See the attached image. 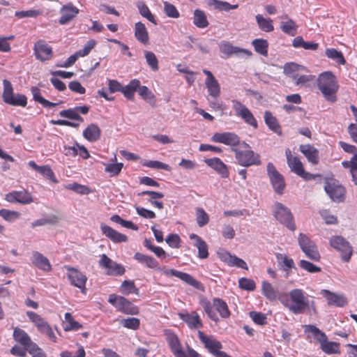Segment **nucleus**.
<instances>
[{
    "instance_id": "nucleus-1",
    "label": "nucleus",
    "mask_w": 357,
    "mask_h": 357,
    "mask_svg": "<svg viewBox=\"0 0 357 357\" xmlns=\"http://www.w3.org/2000/svg\"><path fill=\"white\" fill-rule=\"evenodd\" d=\"M281 303L294 314H303L309 307L307 294L301 289H294L280 298Z\"/></svg>"
},
{
    "instance_id": "nucleus-2",
    "label": "nucleus",
    "mask_w": 357,
    "mask_h": 357,
    "mask_svg": "<svg viewBox=\"0 0 357 357\" xmlns=\"http://www.w3.org/2000/svg\"><path fill=\"white\" fill-rule=\"evenodd\" d=\"M317 87L324 98L331 102L337 100L339 84L336 76L331 71H325L319 74L317 78Z\"/></svg>"
},
{
    "instance_id": "nucleus-3",
    "label": "nucleus",
    "mask_w": 357,
    "mask_h": 357,
    "mask_svg": "<svg viewBox=\"0 0 357 357\" xmlns=\"http://www.w3.org/2000/svg\"><path fill=\"white\" fill-rule=\"evenodd\" d=\"M305 333H310L320 344L321 349L327 354H340V343L328 340L326 335L314 325L304 326Z\"/></svg>"
},
{
    "instance_id": "nucleus-4",
    "label": "nucleus",
    "mask_w": 357,
    "mask_h": 357,
    "mask_svg": "<svg viewBox=\"0 0 357 357\" xmlns=\"http://www.w3.org/2000/svg\"><path fill=\"white\" fill-rule=\"evenodd\" d=\"M203 307L208 317L215 322L219 321L215 311L219 313L220 317L222 319H227L231 315L227 303L220 298H214L212 303L210 301L205 302L203 305Z\"/></svg>"
},
{
    "instance_id": "nucleus-5",
    "label": "nucleus",
    "mask_w": 357,
    "mask_h": 357,
    "mask_svg": "<svg viewBox=\"0 0 357 357\" xmlns=\"http://www.w3.org/2000/svg\"><path fill=\"white\" fill-rule=\"evenodd\" d=\"M242 144L247 148H250V146L244 142ZM232 151L235 153V158L241 166L250 167L261 164L259 155L250 149L240 150L238 148H232Z\"/></svg>"
},
{
    "instance_id": "nucleus-6",
    "label": "nucleus",
    "mask_w": 357,
    "mask_h": 357,
    "mask_svg": "<svg viewBox=\"0 0 357 357\" xmlns=\"http://www.w3.org/2000/svg\"><path fill=\"white\" fill-rule=\"evenodd\" d=\"M197 335L204 348L215 357H231L226 352L220 351L222 344L213 335H207L200 330L197 331Z\"/></svg>"
},
{
    "instance_id": "nucleus-7",
    "label": "nucleus",
    "mask_w": 357,
    "mask_h": 357,
    "mask_svg": "<svg viewBox=\"0 0 357 357\" xmlns=\"http://www.w3.org/2000/svg\"><path fill=\"white\" fill-rule=\"evenodd\" d=\"M108 302L113 305L117 311L123 314L135 315L139 314V308L131 301L123 296L116 294L109 296Z\"/></svg>"
},
{
    "instance_id": "nucleus-8",
    "label": "nucleus",
    "mask_w": 357,
    "mask_h": 357,
    "mask_svg": "<svg viewBox=\"0 0 357 357\" xmlns=\"http://www.w3.org/2000/svg\"><path fill=\"white\" fill-rule=\"evenodd\" d=\"M298 243L305 256L314 261H319L321 255L315 243L308 236L300 233L298 237Z\"/></svg>"
},
{
    "instance_id": "nucleus-9",
    "label": "nucleus",
    "mask_w": 357,
    "mask_h": 357,
    "mask_svg": "<svg viewBox=\"0 0 357 357\" xmlns=\"http://www.w3.org/2000/svg\"><path fill=\"white\" fill-rule=\"evenodd\" d=\"M330 245L340 252L341 259L344 262H349L353 255V248L348 241L341 236H334L330 238Z\"/></svg>"
},
{
    "instance_id": "nucleus-10",
    "label": "nucleus",
    "mask_w": 357,
    "mask_h": 357,
    "mask_svg": "<svg viewBox=\"0 0 357 357\" xmlns=\"http://www.w3.org/2000/svg\"><path fill=\"white\" fill-rule=\"evenodd\" d=\"M285 154L287 165L292 172L301 177L305 181H310L315 178L314 174L305 172L301 160L296 156H293L289 149H286Z\"/></svg>"
},
{
    "instance_id": "nucleus-11",
    "label": "nucleus",
    "mask_w": 357,
    "mask_h": 357,
    "mask_svg": "<svg viewBox=\"0 0 357 357\" xmlns=\"http://www.w3.org/2000/svg\"><path fill=\"white\" fill-rule=\"evenodd\" d=\"M3 101L10 105L25 107L27 104V98L25 95L13 93V89L11 83L3 80V91L2 95Z\"/></svg>"
},
{
    "instance_id": "nucleus-12",
    "label": "nucleus",
    "mask_w": 357,
    "mask_h": 357,
    "mask_svg": "<svg viewBox=\"0 0 357 357\" xmlns=\"http://www.w3.org/2000/svg\"><path fill=\"white\" fill-rule=\"evenodd\" d=\"M275 218L282 225L287 227L291 231L296 230V225L294 220V216L289 208L280 202L275 204V211L273 213Z\"/></svg>"
},
{
    "instance_id": "nucleus-13",
    "label": "nucleus",
    "mask_w": 357,
    "mask_h": 357,
    "mask_svg": "<svg viewBox=\"0 0 357 357\" xmlns=\"http://www.w3.org/2000/svg\"><path fill=\"white\" fill-rule=\"evenodd\" d=\"M267 174L275 193L279 195H283L286 188L284 178L271 162L267 165Z\"/></svg>"
},
{
    "instance_id": "nucleus-14",
    "label": "nucleus",
    "mask_w": 357,
    "mask_h": 357,
    "mask_svg": "<svg viewBox=\"0 0 357 357\" xmlns=\"http://www.w3.org/2000/svg\"><path fill=\"white\" fill-rule=\"evenodd\" d=\"M231 102L235 114L242 119L245 123L257 129L258 128L257 121L250 110L238 100H232Z\"/></svg>"
},
{
    "instance_id": "nucleus-15",
    "label": "nucleus",
    "mask_w": 357,
    "mask_h": 357,
    "mask_svg": "<svg viewBox=\"0 0 357 357\" xmlns=\"http://www.w3.org/2000/svg\"><path fill=\"white\" fill-rule=\"evenodd\" d=\"M64 268L68 272V278L74 287H77L83 294H86V283L87 277L79 269L69 265H65Z\"/></svg>"
},
{
    "instance_id": "nucleus-16",
    "label": "nucleus",
    "mask_w": 357,
    "mask_h": 357,
    "mask_svg": "<svg viewBox=\"0 0 357 357\" xmlns=\"http://www.w3.org/2000/svg\"><path fill=\"white\" fill-rule=\"evenodd\" d=\"M215 143H220L232 148H236L241 144L240 137L233 132H215L211 137Z\"/></svg>"
},
{
    "instance_id": "nucleus-17",
    "label": "nucleus",
    "mask_w": 357,
    "mask_h": 357,
    "mask_svg": "<svg viewBox=\"0 0 357 357\" xmlns=\"http://www.w3.org/2000/svg\"><path fill=\"white\" fill-rule=\"evenodd\" d=\"M33 52L36 59L43 62L53 57L52 47L44 40H38L34 44Z\"/></svg>"
},
{
    "instance_id": "nucleus-18",
    "label": "nucleus",
    "mask_w": 357,
    "mask_h": 357,
    "mask_svg": "<svg viewBox=\"0 0 357 357\" xmlns=\"http://www.w3.org/2000/svg\"><path fill=\"white\" fill-rule=\"evenodd\" d=\"M99 265L107 269V274L109 275H122L126 272V269L122 265L112 261L105 254L101 255Z\"/></svg>"
},
{
    "instance_id": "nucleus-19",
    "label": "nucleus",
    "mask_w": 357,
    "mask_h": 357,
    "mask_svg": "<svg viewBox=\"0 0 357 357\" xmlns=\"http://www.w3.org/2000/svg\"><path fill=\"white\" fill-rule=\"evenodd\" d=\"M178 316L190 330L199 331L204 326L203 321L196 311H192L191 312H181L178 313Z\"/></svg>"
},
{
    "instance_id": "nucleus-20",
    "label": "nucleus",
    "mask_w": 357,
    "mask_h": 357,
    "mask_svg": "<svg viewBox=\"0 0 357 357\" xmlns=\"http://www.w3.org/2000/svg\"><path fill=\"white\" fill-rule=\"evenodd\" d=\"M324 189L331 199L336 202H344L345 198V188L335 181H328Z\"/></svg>"
},
{
    "instance_id": "nucleus-21",
    "label": "nucleus",
    "mask_w": 357,
    "mask_h": 357,
    "mask_svg": "<svg viewBox=\"0 0 357 357\" xmlns=\"http://www.w3.org/2000/svg\"><path fill=\"white\" fill-rule=\"evenodd\" d=\"M202 71L206 75L205 85L208 91V96L216 100L220 97L221 93L220 85L210 70L204 69Z\"/></svg>"
},
{
    "instance_id": "nucleus-22",
    "label": "nucleus",
    "mask_w": 357,
    "mask_h": 357,
    "mask_svg": "<svg viewBox=\"0 0 357 357\" xmlns=\"http://www.w3.org/2000/svg\"><path fill=\"white\" fill-rule=\"evenodd\" d=\"M218 47L220 52L227 57H230L232 55H239L240 54H245L248 56H250L252 54L250 50L234 46L231 43L227 40L220 41Z\"/></svg>"
},
{
    "instance_id": "nucleus-23",
    "label": "nucleus",
    "mask_w": 357,
    "mask_h": 357,
    "mask_svg": "<svg viewBox=\"0 0 357 357\" xmlns=\"http://www.w3.org/2000/svg\"><path fill=\"white\" fill-rule=\"evenodd\" d=\"M5 199L10 203H20L22 204H29L33 202L31 193L25 190H13L7 193Z\"/></svg>"
},
{
    "instance_id": "nucleus-24",
    "label": "nucleus",
    "mask_w": 357,
    "mask_h": 357,
    "mask_svg": "<svg viewBox=\"0 0 357 357\" xmlns=\"http://www.w3.org/2000/svg\"><path fill=\"white\" fill-rule=\"evenodd\" d=\"M79 10L72 3L63 5L60 9L61 17L59 20L60 24H66L73 20L78 14Z\"/></svg>"
},
{
    "instance_id": "nucleus-25",
    "label": "nucleus",
    "mask_w": 357,
    "mask_h": 357,
    "mask_svg": "<svg viewBox=\"0 0 357 357\" xmlns=\"http://www.w3.org/2000/svg\"><path fill=\"white\" fill-rule=\"evenodd\" d=\"M89 111V107L86 105L77 106L74 108L62 110L59 112V115L61 117L83 122L84 119L79 115V113L86 114Z\"/></svg>"
},
{
    "instance_id": "nucleus-26",
    "label": "nucleus",
    "mask_w": 357,
    "mask_h": 357,
    "mask_svg": "<svg viewBox=\"0 0 357 357\" xmlns=\"http://www.w3.org/2000/svg\"><path fill=\"white\" fill-rule=\"evenodd\" d=\"M321 294L326 299L329 305L342 307L347 304V299L343 294L331 292L327 289L321 290Z\"/></svg>"
},
{
    "instance_id": "nucleus-27",
    "label": "nucleus",
    "mask_w": 357,
    "mask_h": 357,
    "mask_svg": "<svg viewBox=\"0 0 357 357\" xmlns=\"http://www.w3.org/2000/svg\"><path fill=\"white\" fill-rule=\"evenodd\" d=\"M167 341L172 354L175 357L188 356V354H186L183 351L181 343L176 334H168L167 336Z\"/></svg>"
},
{
    "instance_id": "nucleus-28",
    "label": "nucleus",
    "mask_w": 357,
    "mask_h": 357,
    "mask_svg": "<svg viewBox=\"0 0 357 357\" xmlns=\"http://www.w3.org/2000/svg\"><path fill=\"white\" fill-rule=\"evenodd\" d=\"M204 162L216 171L222 178H227L229 172L227 166L218 158H213L204 160Z\"/></svg>"
},
{
    "instance_id": "nucleus-29",
    "label": "nucleus",
    "mask_w": 357,
    "mask_h": 357,
    "mask_svg": "<svg viewBox=\"0 0 357 357\" xmlns=\"http://www.w3.org/2000/svg\"><path fill=\"white\" fill-rule=\"evenodd\" d=\"M100 229L102 234L114 243H119L128 241V237L125 234L118 232L109 226L101 225Z\"/></svg>"
},
{
    "instance_id": "nucleus-30",
    "label": "nucleus",
    "mask_w": 357,
    "mask_h": 357,
    "mask_svg": "<svg viewBox=\"0 0 357 357\" xmlns=\"http://www.w3.org/2000/svg\"><path fill=\"white\" fill-rule=\"evenodd\" d=\"M189 238L194 241L193 245L198 250V257L202 259L208 258L209 254L206 243L196 234H190Z\"/></svg>"
},
{
    "instance_id": "nucleus-31",
    "label": "nucleus",
    "mask_w": 357,
    "mask_h": 357,
    "mask_svg": "<svg viewBox=\"0 0 357 357\" xmlns=\"http://www.w3.org/2000/svg\"><path fill=\"white\" fill-rule=\"evenodd\" d=\"M299 150L312 165L319 163V151L312 145L301 144Z\"/></svg>"
},
{
    "instance_id": "nucleus-32",
    "label": "nucleus",
    "mask_w": 357,
    "mask_h": 357,
    "mask_svg": "<svg viewBox=\"0 0 357 357\" xmlns=\"http://www.w3.org/2000/svg\"><path fill=\"white\" fill-rule=\"evenodd\" d=\"M135 37L143 45H146L149 43V32L144 24L141 22H136L135 24Z\"/></svg>"
},
{
    "instance_id": "nucleus-33",
    "label": "nucleus",
    "mask_w": 357,
    "mask_h": 357,
    "mask_svg": "<svg viewBox=\"0 0 357 357\" xmlns=\"http://www.w3.org/2000/svg\"><path fill=\"white\" fill-rule=\"evenodd\" d=\"M264 121L268 128L278 135L282 134V128L275 116L270 111L264 112Z\"/></svg>"
},
{
    "instance_id": "nucleus-34",
    "label": "nucleus",
    "mask_w": 357,
    "mask_h": 357,
    "mask_svg": "<svg viewBox=\"0 0 357 357\" xmlns=\"http://www.w3.org/2000/svg\"><path fill=\"white\" fill-rule=\"evenodd\" d=\"M100 135L101 130L98 125L95 123H91L83 131L84 137L91 142L98 141L100 137Z\"/></svg>"
},
{
    "instance_id": "nucleus-35",
    "label": "nucleus",
    "mask_w": 357,
    "mask_h": 357,
    "mask_svg": "<svg viewBox=\"0 0 357 357\" xmlns=\"http://www.w3.org/2000/svg\"><path fill=\"white\" fill-rule=\"evenodd\" d=\"M32 262L38 268L45 271H50L52 270V266L49 259L38 252L33 253Z\"/></svg>"
},
{
    "instance_id": "nucleus-36",
    "label": "nucleus",
    "mask_w": 357,
    "mask_h": 357,
    "mask_svg": "<svg viewBox=\"0 0 357 357\" xmlns=\"http://www.w3.org/2000/svg\"><path fill=\"white\" fill-rule=\"evenodd\" d=\"M14 340L26 349L33 342L28 333L20 328H15L13 331Z\"/></svg>"
},
{
    "instance_id": "nucleus-37",
    "label": "nucleus",
    "mask_w": 357,
    "mask_h": 357,
    "mask_svg": "<svg viewBox=\"0 0 357 357\" xmlns=\"http://www.w3.org/2000/svg\"><path fill=\"white\" fill-rule=\"evenodd\" d=\"M140 81L137 79H132L126 86H123L122 93L124 97L130 100H133L135 93L139 87Z\"/></svg>"
},
{
    "instance_id": "nucleus-38",
    "label": "nucleus",
    "mask_w": 357,
    "mask_h": 357,
    "mask_svg": "<svg viewBox=\"0 0 357 357\" xmlns=\"http://www.w3.org/2000/svg\"><path fill=\"white\" fill-rule=\"evenodd\" d=\"M134 259L139 263L145 265L147 268L152 269L158 268V261L151 256L140 252H136L134 255Z\"/></svg>"
},
{
    "instance_id": "nucleus-39",
    "label": "nucleus",
    "mask_w": 357,
    "mask_h": 357,
    "mask_svg": "<svg viewBox=\"0 0 357 357\" xmlns=\"http://www.w3.org/2000/svg\"><path fill=\"white\" fill-rule=\"evenodd\" d=\"M31 92L32 93L33 99L34 101L40 103L45 108H51L59 105V103L52 102L44 98L42 96L40 89L37 86H32L31 88Z\"/></svg>"
},
{
    "instance_id": "nucleus-40",
    "label": "nucleus",
    "mask_w": 357,
    "mask_h": 357,
    "mask_svg": "<svg viewBox=\"0 0 357 357\" xmlns=\"http://www.w3.org/2000/svg\"><path fill=\"white\" fill-rule=\"evenodd\" d=\"M282 18L287 19V21L284 22H282L280 24V29L281 30L291 36H294L296 34L298 26L296 25V22L289 18V16L287 15H284L282 16Z\"/></svg>"
},
{
    "instance_id": "nucleus-41",
    "label": "nucleus",
    "mask_w": 357,
    "mask_h": 357,
    "mask_svg": "<svg viewBox=\"0 0 357 357\" xmlns=\"http://www.w3.org/2000/svg\"><path fill=\"white\" fill-rule=\"evenodd\" d=\"M194 24L200 29L206 28L208 26L209 23L207 20L206 15L204 11L200 9H196L194 11L193 17Z\"/></svg>"
},
{
    "instance_id": "nucleus-42",
    "label": "nucleus",
    "mask_w": 357,
    "mask_h": 357,
    "mask_svg": "<svg viewBox=\"0 0 357 357\" xmlns=\"http://www.w3.org/2000/svg\"><path fill=\"white\" fill-rule=\"evenodd\" d=\"M26 314L29 320L35 325L39 332H40L48 324L40 314L35 312L27 311Z\"/></svg>"
},
{
    "instance_id": "nucleus-43",
    "label": "nucleus",
    "mask_w": 357,
    "mask_h": 357,
    "mask_svg": "<svg viewBox=\"0 0 357 357\" xmlns=\"http://www.w3.org/2000/svg\"><path fill=\"white\" fill-rule=\"evenodd\" d=\"M259 28L265 32H271L274 30L273 20L271 18H264L261 15L258 14L255 17Z\"/></svg>"
},
{
    "instance_id": "nucleus-44",
    "label": "nucleus",
    "mask_w": 357,
    "mask_h": 357,
    "mask_svg": "<svg viewBox=\"0 0 357 357\" xmlns=\"http://www.w3.org/2000/svg\"><path fill=\"white\" fill-rule=\"evenodd\" d=\"M252 45L256 52L264 56H268V43L266 40L256 38L252 40Z\"/></svg>"
},
{
    "instance_id": "nucleus-45",
    "label": "nucleus",
    "mask_w": 357,
    "mask_h": 357,
    "mask_svg": "<svg viewBox=\"0 0 357 357\" xmlns=\"http://www.w3.org/2000/svg\"><path fill=\"white\" fill-rule=\"evenodd\" d=\"M138 94L141 96L144 100L147 101L150 105L154 106L156 102V98L154 94L151 92V91L146 86H141L139 84V87L137 89Z\"/></svg>"
},
{
    "instance_id": "nucleus-46",
    "label": "nucleus",
    "mask_w": 357,
    "mask_h": 357,
    "mask_svg": "<svg viewBox=\"0 0 357 357\" xmlns=\"http://www.w3.org/2000/svg\"><path fill=\"white\" fill-rule=\"evenodd\" d=\"M261 290L264 296L270 301H275L278 297V292L273 286L267 281H263Z\"/></svg>"
},
{
    "instance_id": "nucleus-47",
    "label": "nucleus",
    "mask_w": 357,
    "mask_h": 357,
    "mask_svg": "<svg viewBox=\"0 0 357 357\" xmlns=\"http://www.w3.org/2000/svg\"><path fill=\"white\" fill-rule=\"evenodd\" d=\"M325 54L328 58L334 60L339 65H344L346 63L343 54L336 49L328 48L326 50Z\"/></svg>"
},
{
    "instance_id": "nucleus-48",
    "label": "nucleus",
    "mask_w": 357,
    "mask_h": 357,
    "mask_svg": "<svg viewBox=\"0 0 357 357\" xmlns=\"http://www.w3.org/2000/svg\"><path fill=\"white\" fill-rule=\"evenodd\" d=\"M65 322L66 325L63 328L65 331H77L82 328V324L75 321L70 312L65 314Z\"/></svg>"
},
{
    "instance_id": "nucleus-49",
    "label": "nucleus",
    "mask_w": 357,
    "mask_h": 357,
    "mask_svg": "<svg viewBox=\"0 0 357 357\" xmlns=\"http://www.w3.org/2000/svg\"><path fill=\"white\" fill-rule=\"evenodd\" d=\"M208 5L213 6L215 9L220 11H229L231 9H236L238 7V4L231 5L227 1L220 0H211Z\"/></svg>"
},
{
    "instance_id": "nucleus-50",
    "label": "nucleus",
    "mask_w": 357,
    "mask_h": 357,
    "mask_svg": "<svg viewBox=\"0 0 357 357\" xmlns=\"http://www.w3.org/2000/svg\"><path fill=\"white\" fill-rule=\"evenodd\" d=\"M120 291L125 295L139 294V289L135 286L133 280H124L121 284Z\"/></svg>"
},
{
    "instance_id": "nucleus-51",
    "label": "nucleus",
    "mask_w": 357,
    "mask_h": 357,
    "mask_svg": "<svg viewBox=\"0 0 357 357\" xmlns=\"http://www.w3.org/2000/svg\"><path fill=\"white\" fill-rule=\"evenodd\" d=\"M137 7L142 17L146 18L149 22H152L155 25L158 24L155 16L151 13L149 7L144 2L139 1L137 3Z\"/></svg>"
},
{
    "instance_id": "nucleus-52",
    "label": "nucleus",
    "mask_w": 357,
    "mask_h": 357,
    "mask_svg": "<svg viewBox=\"0 0 357 357\" xmlns=\"http://www.w3.org/2000/svg\"><path fill=\"white\" fill-rule=\"evenodd\" d=\"M0 216L7 222H13L19 219L21 216V214L16 211H10L6 208H1L0 210Z\"/></svg>"
},
{
    "instance_id": "nucleus-53",
    "label": "nucleus",
    "mask_w": 357,
    "mask_h": 357,
    "mask_svg": "<svg viewBox=\"0 0 357 357\" xmlns=\"http://www.w3.org/2000/svg\"><path fill=\"white\" fill-rule=\"evenodd\" d=\"M196 220L199 227H202L209 222V216L202 208H196Z\"/></svg>"
},
{
    "instance_id": "nucleus-54",
    "label": "nucleus",
    "mask_w": 357,
    "mask_h": 357,
    "mask_svg": "<svg viewBox=\"0 0 357 357\" xmlns=\"http://www.w3.org/2000/svg\"><path fill=\"white\" fill-rule=\"evenodd\" d=\"M176 278L181 279L184 281L187 284L192 286L195 288L199 289L200 282L195 279L192 275L187 273H183L181 271H178Z\"/></svg>"
},
{
    "instance_id": "nucleus-55",
    "label": "nucleus",
    "mask_w": 357,
    "mask_h": 357,
    "mask_svg": "<svg viewBox=\"0 0 357 357\" xmlns=\"http://www.w3.org/2000/svg\"><path fill=\"white\" fill-rule=\"evenodd\" d=\"M144 56L147 64L153 71H157L159 69L158 60L155 54L150 51L144 52Z\"/></svg>"
},
{
    "instance_id": "nucleus-56",
    "label": "nucleus",
    "mask_w": 357,
    "mask_h": 357,
    "mask_svg": "<svg viewBox=\"0 0 357 357\" xmlns=\"http://www.w3.org/2000/svg\"><path fill=\"white\" fill-rule=\"evenodd\" d=\"M123 167L122 162L111 163L105 165V171L109 173L111 177L118 176Z\"/></svg>"
},
{
    "instance_id": "nucleus-57",
    "label": "nucleus",
    "mask_w": 357,
    "mask_h": 357,
    "mask_svg": "<svg viewBox=\"0 0 357 357\" xmlns=\"http://www.w3.org/2000/svg\"><path fill=\"white\" fill-rule=\"evenodd\" d=\"M66 188L81 195H89L92 192L89 187L77 183H69L66 186Z\"/></svg>"
},
{
    "instance_id": "nucleus-58",
    "label": "nucleus",
    "mask_w": 357,
    "mask_h": 357,
    "mask_svg": "<svg viewBox=\"0 0 357 357\" xmlns=\"http://www.w3.org/2000/svg\"><path fill=\"white\" fill-rule=\"evenodd\" d=\"M40 174L43 176L51 181L54 183H58V180L56 179L55 174L53 170L49 165H43L40 166L39 170L38 171Z\"/></svg>"
},
{
    "instance_id": "nucleus-59",
    "label": "nucleus",
    "mask_w": 357,
    "mask_h": 357,
    "mask_svg": "<svg viewBox=\"0 0 357 357\" xmlns=\"http://www.w3.org/2000/svg\"><path fill=\"white\" fill-rule=\"evenodd\" d=\"M298 265L302 269L310 273H319L321 271V268L319 266H317L312 262L305 259L301 260L298 263Z\"/></svg>"
},
{
    "instance_id": "nucleus-60",
    "label": "nucleus",
    "mask_w": 357,
    "mask_h": 357,
    "mask_svg": "<svg viewBox=\"0 0 357 357\" xmlns=\"http://www.w3.org/2000/svg\"><path fill=\"white\" fill-rule=\"evenodd\" d=\"M121 323L123 327L132 330H137L140 326L139 319L135 317H128L126 319H123L121 321Z\"/></svg>"
},
{
    "instance_id": "nucleus-61",
    "label": "nucleus",
    "mask_w": 357,
    "mask_h": 357,
    "mask_svg": "<svg viewBox=\"0 0 357 357\" xmlns=\"http://www.w3.org/2000/svg\"><path fill=\"white\" fill-rule=\"evenodd\" d=\"M238 286L241 289L247 291H254L256 289L255 282L252 279L241 278L238 280Z\"/></svg>"
},
{
    "instance_id": "nucleus-62",
    "label": "nucleus",
    "mask_w": 357,
    "mask_h": 357,
    "mask_svg": "<svg viewBox=\"0 0 357 357\" xmlns=\"http://www.w3.org/2000/svg\"><path fill=\"white\" fill-rule=\"evenodd\" d=\"M164 11L167 16L171 18H178L180 16L177 8L171 3L164 2Z\"/></svg>"
},
{
    "instance_id": "nucleus-63",
    "label": "nucleus",
    "mask_w": 357,
    "mask_h": 357,
    "mask_svg": "<svg viewBox=\"0 0 357 357\" xmlns=\"http://www.w3.org/2000/svg\"><path fill=\"white\" fill-rule=\"evenodd\" d=\"M292 79L296 85H305V84L312 82L315 79V76L312 75H292Z\"/></svg>"
},
{
    "instance_id": "nucleus-64",
    "label": "nucleus",
    "mask_w": 357,
    "mask_h": 357,
    "mask_svg": "<svg viewBox=\"0 0 357 357\" xmlns=\"http://www.w3.org/2000/svg\"><path fill=\"white\" fill-rule=\"evenodd\" d=\"M26 349L32 357H47L45 351L33 342Z\"/></svg>"
}]
</instances>
